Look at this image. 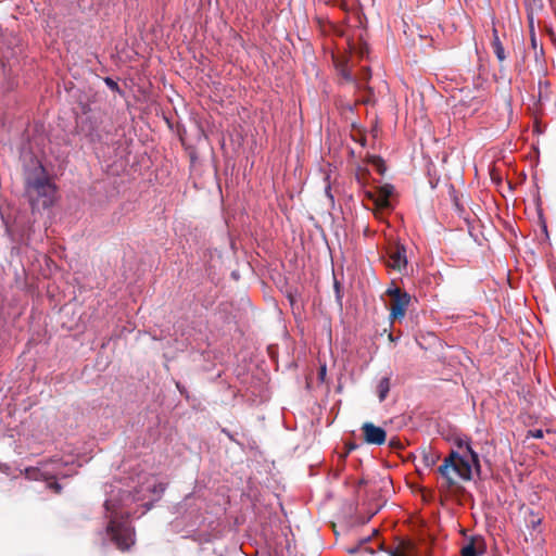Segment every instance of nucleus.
<instances>
[{
  "mask_svg": "<svg viewBox=\"0 0 556 556\" xmlns=\"http://www.w3.org/2000/svg\"><path fill=\"white\" fill-rule=\"evenodd\" d=\"M164 489V484L157 483L154 477H144L143 482L139 489L136 490L134 495L128 491L123 492L119 500L121 504H117L113 498L105 501V509L110 518L108 531L118 548L127 549L135 543L134 530L129 522L127 520H119V518L123 519L124 516L128 517L131 514L129 509H125L128 502H143L146 500L151 502L155 496H159Z\"/></svg>",
  "mask_w": 556,
  "mask_h": 556,
  "instance_id": "1",
  "label": "nucleus"
},
{
  "mask_svg": "<svg viewBox=\"0 0 556 556\" xmlns=\"http://www.w3.org/2000/svg\"><path fill=\"white\" fill-rule=\"evenodd\" d=\"M479 469L478 454L468 442H459L458 451H452L438 470L451 486L458 480H471L473 471L479 472Z\"/></svg>",
  "mask_w": 556,
  "mask_h": 556,
  "instance_id": "2",
  "label": "nucleus"
},
{
  "mask_svg": "<svg viewBox=\"0 0 556 556\" xmlns=\"http://www.w3.org/2000/svg\"><path fill=\"white\" fill-rule=\"evenodd\" d=\"M55 186L41 164L27 174L26 194L34 210L49 207L55 200Z\"/></svg>",
  "mask_w": 556,
  "mask_h": 556,
  "instance_id": "3",
  "label": "nucleus"
},
{
  "mask_svg": "<svg viewBox=\"0 0 556 556\" xmlns=\"http://www.w3.org/2000/svg\"><path fill=\"white\" fill-rule=\"evenodd\" d=\"M75 472L73 463L70 464V462L61 459H51L48 463H42L38 468L26 469V476L29 479H38L41 477L47 481L59 477H68Z\"/></svg>",
  "mask_w": 556,
  "mask_h": 556,
  "instance_id": "4",
  "label": "nucleus"
},
{
  "mask_svg": "<svg viewBox=\"0 0 556 556\" xmlns=\"http://www.w3.org/2000/svg\"><path fill=\"white\" fill-rule=\"evenodd\" d=\"M394 194V188L392 185L386 184L377 187L375 190H366L365 197L372 202L375 206V214L380 217L381 211L389 210L392 207L391 198Z\"/></svg>",
  "mask_w": 556,
  "mask_h": 556,
  "instance_id": "5",
  "label": "nucleus"
},
{
  "mask_svg": "<svg viewBox=\"0 0 556 556\" xmlns=\"http://www.w3.org/2000/svg\"><path fill=\"white\" fill-rule=\"evenodd\" d=\"M387 293L391 298L390 317L392 321L404 318L410 302L409 294L403 292L400 288L388 289Z\"/></svg>",
  "mask_w": 556,
  "mask_h": 556,
  "instance_id": "6",
  "label": "nucleus"
},
{
  "mask_svg": "<svg viewBox=\"0 0 556 556\" xmlns=\"http://www.w3.org/2000/svg\"><path fill=\"white\" fill-rule=\"evenodd\" d=\"M365 441L369 444L381 445L386 442V431L370 422H366L362 427Z\"/></svg>",
  "mask_w": 556,
  "mask_h": 556,
  "instance_id": "7",
  "label": "nucleus"
},
{
  "mask_svg": "<svg viewBox=\"0 0 556 556\" xmlns=\"http://www.w3.org/2000/svg\"><path fill=\"white\" fill-rule=\"evenodd\" d=\"M388 265L393 269H401L406 265V257L401 250L393 251L388 258Z\"/></svg>",
  "mask_w": 556,
  "mask_h": 556,
  "instance_id": "8",
  "label": "nucleus"
},
{
  "mask_svg": "<svg viewBox=\"0 0 556 556\" xmlns=\"http://www.w3.org/2000/svg\"><path fill=\"white\" fill-rule=\"evenodd\" d=\"M440 459L438 451L432 448H425L421 452V462L425 467L432 468Z\"/></svg>",
  "mask_w": 556,
  "mask_h": 556,
  "instance_id": "9",
  "label": "nucleus"
},
{
  "mask_svg": "<svg viewBox=\"0 0 556 556\" xmlns=\"http://www.w3.org/2000/svg\"><path fill=\"white\" fill-rule=\"evenodd\" d=\"M483 552V544L481 541L472 539L466 546L462 548V556H478Z\"/></svg>",
  "mask_w": 556,
  "mask_h": 556,
  "instance_id": "10",
  "label": "nucleus"
},
{
  "mask_svg": "<svg viewBox=\"0 0 556 556\" xmlns=\"http://www.w3.org/2000/svg\"><path fill=\"white\" fill-rule=\"evenodd\" d=\"M392 556H414V547L409 542H401L391 552Z\"/></svg>",
  "mask_w": 556,
  "mask_h": 556,
  "instance_id": "11",
  "label": "nucleus"
},
{
  "mask_svg": "<svg viewBox=\"0 0 556 556\" xmlns=\"http://www.w3.org/2000/svg\"><path fill=\"white\" fill-rule=\"evenodd\" d=\"M390 378L383 377L377 384V393L380 402L384 401L390 391Z\"/></svg>",
  "mask_w": 556,
  "mask_h": 556,
  "instance_id": "12",
  "label": "nucleus"
},
{
  "mask_svg": "<svg viewBox=\"0 0 556 556\" xmlns=\"http://www.w3.org/2000/svg\"><path fill=\"white\" fill-rule=\"evenodd\" d=\"M494 53L496 54L497 59L502 62L505 60V53H504V47L502 42L500 41V38L497 36L496 29H494V39L492 42Z\"/></svg>",
  "mask_w": 556,
  "mask_h": 556,
  "instance_id": "13",
  "label": "nucleus"
},
{
  "mask_svg": "<svg viewBox=\"0 0 556 556\" xmlns=\"http://www.w3.org/2000/svg\"><path fill=\"white\" fill-rule=\"evenodd\" d=\"M544 437V432L542 429L529 430L527 433V438L542 439Z\"/></svg>",
  "mask_w": 556,
  "mask_h": 556,
  "instance_id": "14",
  "label": "nucleus"
},
{
  "mask_svg": "<svg viewBox=\"0 0 556 556\" xmlns=\"http://www.w3.org/2000/svg\"><path fill=\"white\" fill-rule=\"evenodd\" d=\"M372 162L376 165L378 173L382 175L384 173V169H386L382 160L381 159H374Z\"/></svg>",
  "mask_w": 556,
  "mask_h": 556,
  "instance_id": "15",
  "label": "nucleus"
},
{
  "mask_svg": "<svg viewBox=\"0 0 556 556\" xmlns=\"http://www.w3.org/2000/svg\"><path fill=\"white\" fill-rule=\"evenodd\" d=\"M105 83H106V85H108L111 89H117V88H118L117 84H116L114 80H112L111 78H106V79H105Z\"/></svg>",
  "mask_w": 556,
  "mask_h": 556,
  "instance_id": "16",
  "label": "nucleus"
},
{
  "mask_svg": "<svg viewBox=\"0 0 556 556\" xmlns=\"http://www.w3.org/2000/svg\"><path fill=\"white\" fill-rule=\"evenodd\" d=\"M49 488L53 489L55 493H59L61 490L60 484H58L56 482H50Z\"/></svg>",
  "mask_w": 556,
  "mask_h": 556,
  "instance_id": "17",
  "label": "nucleus"
},
{
  "mask_svg": "<svg viewBox=\"0 0 556 556\" xmlns=\"http://www.w3.org/2000/svg\"><path fill=\"white\" fill-rule=\"evenodd\" d=\"M531 523H532V527L535 528L536 526H539L541 523V519L540 518L533 519V520H531Z\"/></svg>",
  "mask_w": 556,
  "mask_h": 556,
  "instance_id": "18",
  "label": "nucleus"
},
{
  "mask_svg": "<svg viewBox=\"0 0 556 556\" xmlns=\"http://www.w3.org/2000/svg\"><path fill=\"white\" fill-rule=\"evenodd\" d=\"M342 75L344 76V78L346 79H350L351 76H350V73L345 72V70L342 71Z\"/></svg>",
  "mask_w": 556,
  "mask_h": 556,
  "instance_id": "19",
  "label": "nucleus"
},
{
  "mask_svg": "<svg viewBox=\"0 0 556 556\" xmlns=\"http://www.w3.org/2000/svg\"><path fill=\"white\" fill-rule=\"evenodd\" d=\"M325 372H326V367L324 366V367H321L320 375L324 376Z\"/></svg>",
  "mask_w": 556,
  "mask_h": 556,
  "instance_id": "20",
  "label": "nucleus"
}]
</instances>
